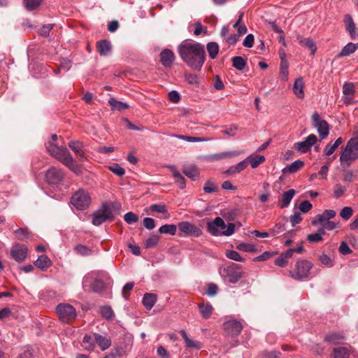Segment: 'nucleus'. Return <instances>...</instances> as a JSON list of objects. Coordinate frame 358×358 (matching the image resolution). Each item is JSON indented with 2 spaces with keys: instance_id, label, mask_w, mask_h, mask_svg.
I'll return each instance as SVG.
<instances>
[{
  "instance_id": "ddd939ff",
  "label": "nucleus",
  "mask_w": 358,
  "mask_h": 358,
  "mask_svg": "<svg viewBox=\"0 0 358 358\" xmlns=\"http://www.w3.org/2000/svg\"><path fill=\"white\" fill-rule=\"evenodd\" d=\"M64 174L62 171L55 166L50 167L45 174V180L50 184L57 185L64 178Z\"/></svg>"
},
{
  "instance_id": "f03ea898",
  "label": "nucleus",
  "mask_w": 358,
  "mask_h": 358,
  "mask_svg": "<svg viewBox=\"0 0 358 358\" xmlns=\"http://www.w3.org/2000/svg\"><path fill=\"white\" fill-rule=\"evenodd\" d=\"M83 284L84 287L90 286L93 292L101 293L111 286L112 280L106 271H93L84 276Z\"/></svg>"
},
{
  "instance_id": "473e14b6",
  "label": "nucleus",
  "mask_w": 358,
  "mask_h": 358,
  "mask_svg": "<svg viewBox=\"0 0 358 358\" xmlns=\"http://www.w3.org/2000/svg\"><path fill=\"white\" fill-rule=\"evenodd\" d=\"M97 49L100 55L106 56L111 51V44L108 40H101L97 42Z\"/></svg>"
},
{
  "instance_id": "1a4fd4ad",
  "label": "nucleus",
  "mask_w": 358,
  "mask_h": 358,
  "mask_svg": "<svg viewBox=\"0 0 358 358\" xmlns=\"http://www.w3.org/2000/svg\"><path fill=\"white\" fill-rule=\"evenodd\" d=\"M207 231L212 236H231L235 231V224L234 223H229L227 224V229L224 231H220L219 229V227L215 226L213 224V220L209 221L206 225Z\"/></svg>"
},
{
  "instance_id": "4468645a",
  "label": "nucleus",
  "mask_w": 358,
  "mask_h": 358,
  "mask_svg": "<svg viewBox=\"0 0 358 358\" xmlns=\"http://www.w3.org/2000/svg\"><path fill=\"white\" fill-rule=\"evenodd\" d=\"M317 138L315 134L308 135L304 141L295 143V148L301 153H306L316 143Z\"/></svg>"
},
{
  "instance_id": "393cba45",
  "label": "nucleus",
  "mask_w": 358,
  "mask_h": 358,
  "mask_svg": "<svg viewBox=\"0 0 358 358\" xmlns=\"http://www.w3.org/2000/svg\"><path fill=\"white\" fill-rule=\"evenodd\" d=\"M296 39L301 45L307 47L311 51V55L315 53L317 47L313 39L310 38H304L301 35H297Z\"/></svg>"
},
{
  "instance_id": "7c9ffc66",
  "label": "nucleus",
  "mask_w": 358,
  "mask_h": 358,
  "mask_svg": "<svg viewBox=\"0 0 358 358\" xmlns=\"http://www.w3.org/2000/svg\"><path fill=\"white\" fill-rule=\"evenodd\" d=\"M304 165V162L300 159L296 160L291 164L287 165L282 171L284 174L294 173L301 169Z\"/></svg>"
},
{
  "instance_id": "f3484780",
  "label": "nucleus",
  "mask_w": 358,
  "mask_h": 358,
  "mask_svg": "<svg viewBox=\"0 0 358 358\" xmlns=\"http://www.w3.org/2000/svg\"><path fill=\"white\" fill-rule=\"evenodd\" d=\"M27 251L28 250L27 247L20 245H15L12 248L10 255L15 261L17 262H22L26 258Z\"/></svg>"
},
{
  "instance_id": "6e6552de",
  "label": "nucleus",
  "mask_w": 358,
  "mask_h": 358,
  "mask_svg": "<svg viewBox=\"0 0 358 358\" xmlns=\"http://www.w3.org/2000/svg\"><path fill=\"white\" fill-rule=\"evenodd\" d=\"M311 120L314 127L317 129L320 135L321 140L324 139L329 133V127L327 122L324 120H322L317 112H315L313 114Z\"/></svg>"
},
{
  "instance_id": "ea45409f",
  "label": "nucleus",
  "mask_w": 358,
  "mask_h": 358,
  "mask_svg": "<svg viewBox=\"0 0 358 358\" xmlns=\"http://www.w3.org/2000/svg\"><path fill=\"white\" fill-rule=\"evenodd\" d=\"M108 103L112 106L113 109H115L119 111H122L129 108V105L127 103L117 101L114 98H110Z\"/></svg>"
},
{
  "instance_id": "bf43d9fd",
  "label": "nucleus",
  "mask_w": 358,
  "mask_h": 358,
  "mask_svg": "<svg viewBox=\"0 0 358 358\" xmlns=\"http://www.w3.org/2000/svg\"><path fill=\"white\" fill-rule=\"evenodd\" d=\"M131 347H132V342H131V341L129 340L128 341V343H127L125 345L124 348H120L118 350L117 355L120 357L127 355L129 353V352L131 351Z\"/></svg>"
},
{
  "instance_id": "20e7f679",
  "label": "nucleus",
  "mask_w": 358,
  "mask_h": 358,
  "mask_svg": "<svg viewBox=\"0 0 358 358\" xmlns=\"http://www.w3.org/2000/svg\"><path fill=\"white\" fill-rule=\"evenodd\" d=\"M55 310L59 320L64 323H69L74 320L77 315L75 308L69 303H61L58 304Z\"/></svg>"
},
{
  "instance_id": "49530a36",
  "label": "nucleus",
  "mask_w": 358,
  "mask_h": 358,
  "mask_svg": "<svg viewBox=\"0 0 358 358\" xmlns=\"http://www.w3.org/2000/svg\"><path fill=\"white\" fill-rule=\"evenodd\" d=\"M172 173L175 179V182L178 185L180 189H184L186 186L184 176L180 172L176 170H173Z\"/></svg>"
},
{
  "instance_id": "c9c22d12",
  "label": "nucleus",
  "mask_w": 358,
  "mask_h": 358,
  "mask_svg": "<svg viewBox=\"0 0 358 358\" xmlns=\"http://www.w3.org/2000/svg\"><path fill=\"white\" fill-rule=\"evenodd\" d=\"M289 75V64L287 59L282 58V61H280V79L283 82H286L288 80Z\"/></svg>"
},
{
  "instance_id": "e433bc0d",
  "label": "nucleus",
  "mask_w": 358,
  "mask_h": 358,
  "mask_svg": "<svg viewBox=\"0 0 358 358\" xmlns=\"http://www.w3.org/2000/svg\"><path fill=\"white\" fill-rule=\"evenodd\" d=\"M247 167V165H246V161H245L244 159L243 161H241V162L235 164V165H233V166H231L226 171L225 173L228 175H232V174H236V173H240L241 171H242L243 170H244L245 168Z\"/></svg>"
},
{
  "instance_id": "58836bf2",
  "label": "nucleus",
  "mask_w": 358,
  "mask_h": 358,
  "mask_svg": "<svg viewBox=\"0 0 358 358\" xmlns=\"http://www.w3.org/2000/svg\"><path fill=\"white\" fill-rule=\"evenodd\" d=\"M95 343L94 336L92 337L90 335H85L84 336L83 340V346L85 350L88 351L93 350L95 348Z\"/></svg>"
},
{
  "instance_id": "79ce46f5",
  "label": "nucleus",
  "mask_w": 358,
  "mask_h": 358,
  "mask_svg": "<svg viewBox=\"0 0 358 358\" xmlns=\"http://www.w3.org/2000/svg\"><path fill=\"white\" fill-rule=\"evenodd\" d=\"M100 314L102 317L107 320H111L115 317L113 309L108 306H103L100 308Z\"/></svg>"
},
{
  "instance_id": "7ed1b4c3",
  "label": "nucleus",
  "mask_w": 358,
  "mask_h": 358,
  "mask_svg": "<svg viewBox=\"0 0 358 358\" xmlns=\"http://www.w3.org/2000/svg\"><path fill=\"white\" fill-rule=\"evenodd\" d=\"M46 149L51 156L57 159L73 172L76 173L79 172V167L73 164V159L66 148L58 146L54 143L49 142L46 145Z\"/></svg>"
},
{
  "instance_id": "f704fd0d",
  "label": "nucleus",
  "mask_w": 358,
  "mask_h": 358,
  "mask_svg": "<svg viewBox=\"0 0 358 358\" xmlns=\"http://www.w3.org/2000/svg\"><path fill=\"white\" fill-rule=\"evenodd\" d=\"M157 301V296L155 294L147 293L143 298V304L148 309L150 310Z\"/></svg>"
},
{
  "instance_id": "72a5a7b5",
  "label": "nucleus",
  "mask_w": 358,
  "mask_h": 358,
  "mask_svg": "<svg viewBox=\"0 0 358 358\" xmlns=\"http://www.w3.org/2000/svg\"><path fill=\"white\" fill-rule=\"evenodd\" d=\"M358 48V43H348L343 47L342 50L338 55V57H344L350 55L354 53Z\"/></svg>"
},
{
  "instance_id": "13d9d810",
  "label": "nucleus",
  "mask_w": 358,
  "mask_h": 358,
  "mask_svg": "<svg viewBox=\"0 0 358 358\" xmlns=\"http://www.w3.org/2000/svg\"><path fill=\"white\" fill-rule=\"evenodd\" d=\"M226 256L227 258H229L231 260H234V261H236V262H242L243 261V258L241 257L240 254L235 250L227 251Z\"/></svg>"
},
{
  "instance_id": "aec40b11",
  "label": "nucleus",
  "mask_w": 358,
  "mask_h": 358,
  "mask_svg": "<svg viewBox=\"0 0 358 358\" xmlns=\"http://www.w3.org/2000/svg\"><path fill=\"white\" fill-rule=\"evenodd\" d=\"M175 59V55L170 49H164L160 53V62L164 67L171 66Z\"/></svg>"
},
{
  "instance_id": "de8ad7c7",
  "label": "nucleus",
  "mask_w": 358,
  "mask_h": 358,
  "mask_svg": "<svg viewBox=\"0 0 358 358\" xmlns=\"http://www.w3.org/2000/svg\"><path fill=\"white\" fill-rule=\"evenodd\" d=\"M150 208V210L153 212L166 214V218H168L169 217V214L167 211L166 207L163 203H155L151 205Z\"/></svg>"
},
{
  "instance_id": "0e129e2a",
  "label": "nucleus",
  "mask_w": 358,
  "mask_h": 358,
  "mask_svg": "<svg viewBox=\"0 0 358 358\" xmlns=\"http://www.w3.org/2000/svg\"><path fill=\"white\" fill-rule=\"evenodd\" d=\"M213 224L215 226L219 227V229L220 231H224L227 229V224H225L224 220L220 217H216L213 220Z\"/></svg>"
},
{
  "instance_id": "423d86ee",
  "label": "nucleus",
  "mask_w": 358,
  "mask_h": 358,
  "mask_svg": "<svg viewBox=\"0 0 358 358\" xmlns=\"http://www.w3.org/2000/svg\"><path fill=\"white\" fill-rule=\"evenodd\" d=\"M91 201L89 194L83 189H79L71 196L72 205L78 210L86 209Z\"/></svg>"
},
{
  "instance_id": "4be33fe9",
  "label": "nucleus",
  "mask_w": 358,
  "mask_h": 358,
  "mask_svg": "<svg viewBox=\"0 0 358 358\" xmlns=\"http://www.w3.org/2000/svg\"><path fill=\"white\" fill-rule=\"evenodd\" d=\"M182 338L185 342V346L186 348L194 349V350H200L202 348V344L197 341H194L191 339L188 336L186 331L183 329L179 331Z\"/></svg>"
},
{
  "instance_id": "c03bdc74",
  "label": "nucleus",
  "mask_w": 358,
  "mask_h": 358,
  "mask_svg": "<svg viewBox=\"0 0 358 358\" xmlns=\"http://www.w3.org/2000/svg\"><path fill=\"white\" fill-rule=\"evenodd\" d=\"M233 66L238 71H242L246 66V60L242 57L236 56L232 59Z\"/></svg>"
},
{
  "instance_id": "2eb2a0df",
  "label": "nucleus",
  "mask_w": 358,
  "mask_h": 358,
  "mask_svg": "<svg viewBox=\"0 0 358 358\" xmlns=\"http://www.w3.org/2000/svg\"><path fill=\"white\" fill-rule=\"evenodd\" d=\"M223 327L227 334L231 336H238L243 329L241 323L236 320L225 322Z\"/></svg>"
},
{
  "instance_id": "864d4df0",
  "label": "nucleus",
  "mask_w": 358,
  "mask_h": 358,
  "mask_svg": "<svg viewBox=\"0 0 358 358\" xmlns=\"http://www.w3.org/2000/svg\"><path fill=\"white\" fill-rule=\"evenodd\" d=\"M124 219L128 224H133L138 221V216L133 212H128L124 215Z\"/></svg>"
},
{
  "instance_id": "a211bd4d",
  "label": "nucleus",
  "mask_w": 358,
  "mask_h": 358,
  "mask_svg": "<svg viewBox=\"0 0 358 358\" xmlns=\"http://www.w3.org/2000/svg\"><path fill=\"white\" fill-rule=\"evenodd\" d=\"M344 24L347 31L352 39L355 40L358 37V31L356 25L350 15H346L344 19Z\"/></svg>"
},
{
  "instance_id": "9d476101",
  "label": "nucleus",
  "mask_w": 358,
  "mask_h": 358,
  "mask_svg": "<svg viewBox=\"0 0 358 358\" xmlns=\"http://www.w3.org/2000/svg\"><path fill=\"white\" fill-rule=\"evenodd\" d=\"M114 218L111 209L106 206H103L101 209L94 214L92 224L95 226H99L106 220H113Z\"/></svg>"
},
{
  "instance_id": "e2e57ef3",
  "label": "nucleus",
  "mask_w": 358,
  "mask_h": 358,
  "mask_svg": "<svg viewBox=\"0 0 358 358\" xmlns=\"http://www.w3.org/2000/svg\"><path fill=\"white\" fill-rule=\"evenodd\" d=\"M319 260L324 266L331 267L333 266L332 260L329 256L326 254H322L319 257Z\"/></svg>"
},
{
  "instance_id": "338daca9",
  "label": "nucleus",
  "mask_w": 358,
  "mask_h": 358,
  "mask_svg": "<svg viewBox=\"0 0 358 358\" xmlns=\"http://www.w3.org/2000/svg\"><path fill=\"white\" fill-rule=\"evenodd\" d=\"M143 224L149 230L153 229L155 227V220L151 217H145L143 220Z\"/></svg>"
},
{
  "instance_id": "2f4dec72",
  "label": "nucleus",
  "mask_w": 358,
  "mask_h": 358,
  "mask_svg": "<svg viewBox=\"0 0 358 358\" xmlns=\"http://www.w3.org/2000/svg\"><path fill=\"white\" fill-rule=\"evenodd\" d=\"M183 173L193 181L197 180L200 177L199 171L196 166L185 167Z\"/></svg>"
},
{
  "instance_id": "bb28decb",
  "label": "nucleus",
  "mask_w": 358,
  "mask_h": 358,
  "mask_svg": "<svg viewBox=\"0 0 358 358\" xmlns=\"http://www.w3.org/2000/svg\"><path fill=\"white\" fill-rule=\"evenodd\" d=\"M350 350L348 347H337L333 349L331 358H350Z\"/></svg>"
},
{
  "instance_id": "3c124183",
  "label": "nucleus",
  "mask_w": 358,
  "mask_h": 358,
  "mask_svg": "<svg viewBox=\"0 0 358 358\" xmlns=\"http://www.w3.org/2000/svg\"><path fill=\"white\" fill-rule=\"evenodd\" d=\"M108 169L119 177H122L125 174V170L117 163L110 165Z\"/></svg>"
},
{
  "instance_id": "c85d7f7f",
  "label": "nucleus",
  "mask_w": 358,
  "mask_h": 358,
  "mask_svg": "<svg viewBox=\"0 0 358 358\" xmlns=\"http://www.w3.org/2000/svg\"><path fill=\"white\" fill-rule=\"evenodd\" d=\"M69 147L78 155V157L81 160L85 159V153L83 150V143L80 141H70Z\"/></svg>"
},
{
  "instance_id": "09e8293b",
  "label": "nucleus",
  "mask_w": 358,
  "mask_h": 358,
  "mask_svg": "<svg viewBox=\"0 0 358 358\" xmlns=\"http://www.w3.org/2000/svg\"><path fill=\"white\" fill-rule=\"evenodd\" d=\"M41 2L42 0H23L24 6L28 10L36 9Z\"/></svg>"
},
{
  "instance_id": "c756f323",
  "label": "nucleus",
  "mask_w": 358,
  "mask_h": 358,
  "mask_svg": "<svg viewBox=\"0 0 358 358\" xmlns=\"http://www.w3.org/2000/svg\"><path fill=\"white\" fill-rule=\"evenodd\" d=\"M51 264V260L45 255L39 256L34 262V265L42 271H46Z\"/></svg>"
},
{
  "instance_id": "a878e982",
  "label": "nucleus",
  "mask_w": 358,
  "mask_h": 358,
  "mask_svg": "<svg viewBox=\"0 0 358 358\" xmlns=\"http://www.w3.org/2000/svg\"><path fill=\"white\" fill-rule=\"evenodd\" d=\"M94 340L101 350L108 349L111 345V341L108 337L101 336L99 334H94Z\"/></svg>"
},
{
  "instance_id": "37998d69",
  "label": "nucleus",
  "mask_w": 358,
  "mask_h": 358,
  "mask_svg": "<svg viewBox=\"0 0 358 358\" xmlns=\"http://www.w3.org/2000/svg\"><path fill=\"white\" fill-rule=\"evenodd\" d=\"M177 231V226L176 224H164L160 227L159 231L160 234L175 235Z\"/></svg>"
},
{
  "instance_id": "8fccbe9b",
  "label": "nucleus",
  "mask_w": 358,
  "mask_h": 358,
  "mask_svg": "<svg viewBox=\"0 0 358 358\" xmlns=\"http://www.w3.org/2000/svg\"><path fill=\"white\" fill-rule=\"evenodd\" d=\"M237 248L239 250L248 252H255L257 250V247L254 244L246 243H242L238 244Z\"/></svg>"
},
{
  "instance_id": "680f3d73",
  "label": "nucleus",
  "mask_w": 358,
  "mask_h": 358,
  "mask_svg": "<svg viewBox=\"0 0 358 358\" xmlns=\"http://www.w3.org/2000/svg\"><path fill=\"white\" fill-rule=\"evenodd\" d=\"M203 191L206 193H214L217 192V187L211 181L208 180L203 186Z\"/></svg>"
},
{
  "instance_id": "a19ab883",
  "label": "nucleus",
  "mask_w": 358,
  "mask_h": 358,
  "mask_svg": "<svg viewBox=\"0 0 358 358\" xmlns=\"http://www.w3.org/2000/svg\"><path fill=\"white\" fill-rule=\"evenodd\" d=\"M206 49L209 55V57L211 59H215L217 57L219 52V45L215 42H210L207 43Z\"/></svg>"
},
{
  "instance_id": "0eeeda50",
  "label": "nucleus",
  "mask_w": 358,
  "mask_h": 358,
  "mask_svg": "<svg viewBox=\"0 0 358 358\" xmlns=\"http://www.w3.org/2000/svg\"><path fill=\"white\" fill-rule=\"evenodd\" d=\"M352 143H347L345 148L340 156V162L342 166H349L354 161L358 159V152L352 146Z\"/></svg>"
},
{
  "instance_id": "774afa93",
  "label": "nucleus",
  "mask_w": 358,
  "mask_h": 358,
  "mask_svg": "<svg viewBox=\"0 0 358 358\" xmlns=\"http://www.w3.org/2000/svg\"><path fill=\"white\" fill-rule=\"evenodd\" d=\"M299 208L302 213H306L313 208V205L308 201H303Z\"/></svg>"
},
{
  "instance_id": "4d7b16f0",
  "label": "nucleus",
  "mask_w": 358,
  "mask_h": 358,
  "mask_svg": "<svg viewBox=\"0 0 358 358\" xmlns=\"http://www.w3.org/2000/svg\"><path fill=\"white\" fill-rule=\"evenodd\" d=\"M159 236L158 235H152L149 237L145 243V245L147 248H150L155 247L158 241H159Z\"/></svg>"
},
{
  "instance_id": "4c0bfd02",
  "label": "nucleus",
  "mask_w": 358,
  "mask_h": 358,
  "mask_svg": "<svg viewBox=\"0 0 358 358\" xmlns=\"http://www.w3.org/2000/svg\"><path fill=\"white\" fill-rule=\"evenodd\" d=\"M285 230V224L282 222H277L273 228L269 229L268 231L270 236L278 238Z\"/></svg>"
},
{
  "instance_id": "dca6fc26",
  "label": "nucleus",
  "mask_w": 358,
  "mask_h": 358,
  "mask_svg": "<svg viewBox=\"0 0 358 358\" xmlns=\"http://www.w3.org/2000/svg\"><path fill=\"white\" fill-rule=\"evenodd\" d=\"M355 85L352 83H345L343 87V101L345 105L355 103Z\"/></svg>"
},
{
  "instance_id": "a18cd8bd",
  "label": "nucleus",
  "mask_w": 358,
  "mask_h": 358,
  "mask_svg": "<svg viewBox=\"0 0 358 358\" xmlns=\"http://www.w3.org/2000/svg\"><path fill=\"white\" fill-rule=\"evenodd\" d=\"M199 312L204 319H208L212 314L213 307L210 304H203L199 306Z\"/></svg>"
},
{
  "instance_id": "cd10ccee",
  "label": "nucleus",
  "mask_w": 358,
  "mask_h": 358,
  "mask_svg": "<svg viewBox=\"0 0 358 358\" xmlns=\"http://www.w3.org/2000/svg\"><path fill=\"white\" fill-rule=\"evenodd\" d=\"M244 160L246 161L247 166L250 164L252 168L255 169L265 161V157L262 155H250Z\"/></svg>"
},
{
  "instance_id": "69168bd1",
  "label": "nucleus",
  "mask_w": 358,
  "mask_h": 358,
  "mask_svg": "<svg viewBox=\"0 0 358 358\" xmlns=\"http://www.w3.org/2000/svg\"><path fill=\"white\" fill-rule=\"evenodd\" d=\"M54 24H48L45 25H43L39 31L40 35L44 37H47L50 34V31L53 28Z\"/></svg>"
},
{
  "instance_id": "39448f33",
  "label": "nucleus",
  "mask_w": 358,
  "mask_h": 358,
  "mask_svg": "<svg viewBox=\"0 0 358 358\" xmlns=\"http://www.w3.org/2000/svg\"><path fill=\"white\" fill-rule=\"evenodd\" d=\"M313 264L307 260H300L296 263L295 268L290 271L292 278L295 280H303L308 277Z\"/></svg>"
},
{
  "instance_id": "b1692460",
  "label": "nucleus",
  "mask_w": 358,
  "mask_h": 358,
  "mask_svg": "<svg viewBox=\"0 0 358 358\" xmlns=\"http://www.w3.org/2000/svg\"><path fill=\"white\" fill-rule=\"evenodd\" d=\"M304 82L301 77L296 78L293 86V92L299 99L304 98Z\"/></svg>"
},
{
  "instance_id": "052dcab7",
  "label": "nucleus",
  "mask_w": 358,
  "mask_h": 358,
  "mask_svg": "<svg viewBox=\"0 0 358 358\" xmlns=\"http://www.w3.org/2000/svg\"><path fill=\"white\" fill-rule=\"evenodd\" d=\"M346 191V187L341 185V184H336L334 187V196L336 198H340L341 197L345 192Z\"/></svg>"
},
{
  "instance_id": "412c9836",
  "label": "nucleus",
  "mask_w": 358,
  "mask_h": 358,
  "mask_svg": "<svg viewBox=\"0 0 358 358\" xmlns=\"http://www.w3.org/2000/svg\"><path fill=\"white\" fill-rule=\"evenodd\" d=\"M345 340L344 334L341 332L331 331L328 333L324 337V341L331 345H338L342 343Z\"/></svg>"
},
{
  "instance_id": "6ab92c4d",
  "label": "nucleus",
  "mask_w": 358,
  "mask_h": 358,
  "mask_svg": "<svg viewBox=\"0 0 358 358\" xmlns=\"http://www.w3.org/2000/svg\"><path fill=\"white\" fill-rule=\"evenodd\" d=\"M336 213L334 210H325L322 214L317 215L312 220V224L315 226L318 224H322L326 220L334 218Z\"/></svg>"
},
{
  "instance_id": "5701e85b",
  "label": "nucleus",
  "mask_w": 358,
  "mask_h": 358,
  "mask_svg": "<svg viewBox=\"0 0 358 358\" xmlns=\"http://www.w3.org/2000/svg\"><path fill=\"white\" fill-rule=\"evenodd\" d=\"M296 194V191L293 189H289L286 192H285L282 194V199H281V201H279L278 203V206H280V208H287L292 199H293L294 196Z\"/></svg>"
},
{
  "instance_id": "603ef678",
  "label": "nucleus",
  "mask_w": 358,
  "mask_h": 358,
  "mask_svg": "<svg viewBox=\"0 0 358 358\" xmlns=\"http://www.w3.org/2000/svg\"><path fill=\"white\" fill-rule=\"evenodd\" d=\"M75 251L77 254L82 256H89L92 254V250L85 245H78L75 247Z\"/></svg>"
},
{
  "instance_id": "5fc2aeb1",
  "label": "nucleus",
  "mask_w": 358,
  "mask_h": 358,
  "mask_svg": "<svg viewBox=\"0 0 358 358\" xmlns=\"http://www.w3.org/2000/svg\"><path fill=\"white\" fill-rule=\"evenodd\" d=\"M352 214L353 210L349 206L344 207L340 212L341 217L345 220H348L352 217Z\"/></svg>"
},
{
  "instance_id": "f8f14e48",
  "label": "nucleus",
  "mask_w": 358,
  "mask_h": 358,
  "mask_svg": "<svg viewBox=\"0 0 358 358\" xmlns=\"http://www.w3.org/2000/svg\"><path fill=\"white\" fill-rule=\"evenodd\" d=\"M178 227L181 233L193 237H199L202 235V230L194 224L183 221L178 223Z\"/></svg>"
},
{
  "instance_id": "6e6d98bb",
  "label": "nucleus",
  "mask_w": 358,
  "mask_h": 358,
  "mask_svg": "<svg viewBox=\"0 0 358 358\" xmlns=\"http://www.w3.org/2000/svg\"><path fill=\"white\" fill-rule=\"evenodd\" d=\"M185 80L190 85H198L199 84V78L192 73H186L185 75Z\"/></svg>"
},
{
  "instance_id": "f257e3e1",
  "label": "nucleus",
  "mask_w": 358,
  "mask_h": 358,
  "mask_svg": "<svg viewBox=\"0 0 358 358\" xmlns=\"http://www.w3.org/2000/svg\"><path fill=\"white\" fill-rule=\"evenodd\" d=\"M182 60L192 69L200 71L204 64L206 52L201 43L185 40L178 47Z\"/></svg>"
},
{
  "instance_id": "9b49d317",
  "label": "nucleus",
  "mask_w": 358,
  "mask_h": 358,
  "mask_svg": "<svg viewBox=\"0 0 358 358\" xmlns=\"http://www.w3.org/2000/svg\"><path fill=\"white\" fill-rule=\"evenodd\" d=\"M228 281L230 283L235 284L243 277L241 266L236 264H231L224 269Z\"/></svg>"
}]
</instances>
